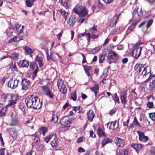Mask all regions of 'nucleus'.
<instances>
[{"label": "nucleus", "mask_w": 155, "mask_h": 155, "mask_svg": "<svg viewBox=\"0 0 155 155\" xmlns=\"http://www.w3.org/2000/svg\"><path fill=\"white\" fill-rule=\"evenodd\" d=\"M25 101L27 107L29 108L39 109L42 105V100H41L39 97L33 95L28 96L25 98Z\"/></svg>", "instance_id": "nucleus-1"}, {"label": "nucleus", "mask_w": 155, "mask_h": 155, "mask_svg": "<svg viewBox=\"0 0 155 155\" xmlns=\"http://www.w3.org/2000/svg\"><path fill=\"white\" fill-rule=\"evenodd\" d=\"M73 12L79 15L81 17H83L87 14L88 12L85 8L81 5H77L73 9Z\"/></svg>", "instance_id": "nucleus-2"}, {"label": "nucleus", "mask_w": 155, "mask_h": 155, "mask_svg": "<svg viewBox=\"0 0 155 155\" xmlns=\"http://www.w3.org/2000/svg\"><path fill=\"white\" fill-rule=\"evenodd\" d=\"M138 8H136L133 13L132 20L133 22L135 24H137L141 20L143 15L141 9L139 12H138Z\"/></svg>", "instance_id": "nucleus-3"}, {"label": "nucleus", "mask_w": 155, "mask_h": 155, "mask_svg": "<svg viewBox=\"0 0 155 155\" xmlns=\"http://www.w3.org/2000/svg\"><path fill=\"white\" fill-rule=\"evenodd\" d=\"M140 74L143 76L147 75L149 76V77L145 81V82L149 81L154 77L153 75H151L150 68L148 67H144Z\"/></svg>", "instance_id": "nucleus-4"}, {"label": "nucleus", "mask_w": 155, "mask_h": 155, "mask_svg": "<svg viewBox=\"0 0 155 155\" xmlns=\"http://www.w3.org/2000/svg\"><path fill=\"white\" fill-rule=\"evenodd\" d=\"M40 88L43 93L49 98L53 99L55 96L54 93L47 86H41Z\"/></svg>", "instance_id": "nucleus-5"}, {"label": "nucleus", "mask_w": 155, "mask_h": 155, "mask_svg": "<svg viewBox=\"0 0 155 155\" xmlns=\"http://www.w3.org/2000/svg\"><path fill=\"white\" fill-rule=\"evenodd\" d=\"M57 85L59 90L63 94L65 93L67 91V88L64 83V81L61 79L58 80Z\"/></svg>", "instance_id": "nucleus-6"}, {"label": "nucleus", "mask_w": 155, "mask_h": 155, "mask_svg": "<svg viewBox=\"0 0 155 155\" xmlns=\"http://www.w3.org/2000/svg\"><path fill=\"white\" fill-rule=\"evenodd\" d=\"M142 50V47H136V48L133 49L132 52V56L135 58H138L141 54Z\"/></svg>", "instance_id": "nucleus-7"}, {"label": "nucleus", "mask_w": 155, "mask_h": 155, "mask_svg": "<svg viewBox=\"0 0 155 155\" xmlns=\"http://www.w3.org/2000/svg\"><path fill=\"white\" fill-rule=\"evenodd\" d=\"M21 84L22 85V90H28L30 87V82L27 79L25 78L23 79L21 81Z\"/></svg>", "instance_id": "nucleus-8"}, {"label": "nucleus", "mask_w": 155, "mask_h": 155, "mask_svg": "<svg viewBox=\"0 0 155 155\" xmlns=\"http://www.w3.org/2000/svg\"><path fill=\"white\" fill-rule=\"evenodd\" d=\"M127 91L124 90L120 91V99L121 103L124 105L127 102Z\"/></svg>", "instance_id": "nucleus-9"}, {"label": "nucleus", "mask_w": 155, "mask_h": 155, "mask_svg": "<svg viewBox=\"0 0 155 155\" xmlns=\"http://www.w3.org/2000/svg\"><path fill=\"white\" fill-rule=\"evenodd\" d=\"M18 82L19 80L17 79H12L8 81V86L12 89L15 88L17 87Z\"/></svg>", "instance_id": "nucleus-10"}, {"label": "nucleus", "mask_w": 155, "mask_h": 155, "mask_svg": "<svg viewBox=\"0 0 155 155\" xmlns=\"http://www.w3.org/2000/svg\"><path fill=\"white\" fill-rule=\"evenodd\" d=\"M137 133L138 134L139 140L142 142H146L148 140V137L144 135V133L143 132L137 131Z\"/></svg>", "instance_id": "nucleus-11"}, {"label": "nucleus", "mask_w": 155, "mask_h": 155, "mask_svg": "<svg viewBox=\"0 0 155 155\" xmlns=\"http://www.w3.org/2000/svg\"><path fill=\"white\" fill-rule=\"evenodd\" d=\"M71 123V119L68 117H64L61 119L60 124L61 125H64L70 124Z\"/></svg>", "instance_id": "nucleus-12"}, {"label": "nucleus", "mask_w": 155, "mask_h": 155, "mask_svg": "<svg viewBox=\"0 0 155 155\" xmlns=\"http://www.w3.org/2000/svg\"><path fill=\"white\" fill-rule=\"evenodd\" d=\"M107 58L110 60H115L118 58V55L114 51H112L108 54Z\"/></svg>", "instance_id": "nucleus-13"}, {"label": "nucleus", "mask_w": 155, "mask_h": 155, "mask_svg": "<svg viewBox=\"0 0 155 155\" xmlns=\"http://www.w3.org/2000/svg\"><path fill=\"white\" fill-rule=\"evenodd\" d=\"M120 15V14L117 15L116 14L112 18L110 24V26L111 27H113L115 26Z\"/></svg>", "instance_id": "nucleus-14"}, {"label": "nucleus", "mask_w": 155, "mask_h": 155, "mask_svg": "<svg viewBox=\"0 0 155 155\" xmlns=\"http://www.w3.org/2000/svg\"><path fill=\"white\" fill-rule=\"evenodd\" d=\"M76 17L74 15L70 16L67 21V23L70 26H73L76 22Z\"/></svg>", "instance_id": "nucleus-15"}, {"label": "nucleus", "mask_w": 155, "mask_h": 155, "mask_svg": "<svg viewBox=\"0 0 155 155\" xmlns=\"http://www.w3.org/2000/svg\"><path fill=\"white\" fill-rule=\"evenodd\" d=\"M117 120H115L114 121H112L110 123L109 128L110 129L114 130V129L117 128L118 126V122H117ZM110 124V123H108L107 124V127H108L109 125Z\"/></svg>", "instance_id": "nucleus-16"}, {"label": "nucleus", "mask_w": 155, "mask_h": 155, "mask_svg": "<svg viewBox=\"0 0 155 155\" xmlns=\"http://www.w3.org/2000/svg\"><path fill=\"white\" fill-rule=\"evenodd\" d=\"M115 144L118 147H123L124 145V140L120 138H115Z\"/></svg>", "instance_id": "nucleus-17"}, {"label": "nucleus", "mask_w": 155, "mask_h": 155, "mask_svg": "<svg viewBox=\"0 0 155 155\" xmlns=\"http://www.w3.org/2000/svg\"><path fill=\"white\" fill-rule=\"evenodd\" d=\"M144 66L141 64H137L134 67L135 70L139 74H140Z\"/></svg>", "instance_id": "nucleus-18"}, {"label": "nucleus", "mask_w": 155, "mask_h": 155, "mask_svg": "<svg viewBox=\"0 0 155 155\" xmlns=\"http://www.w3.org/2000/svg\"><path fill=\"white\" fill-rule=\"evenodd\" d=\"M8 132L10 135L12 137L14 138L16 137L17 135V132L15 129L11 128L8 130Z\"/></svg>", "instance_id": "nucleus-19"}, {"label": "nucleus", "mask_w": 155, "mask_h": 155, "mask_svg": "<svg viewBox=\"0 0 155 155\" xmlns=\"http://www.w3.org/2000/svg\"><path fill=\"white\" fill-rule=\"evenodd\" d=\"M87 115L88 120L90 121H92L95 116L93 111L91 110H89L87 112Z\"/></svg>", "instance_id": "nucleus-20"}, {"label": "nucleus", "mask_w": 155, "mask_h": 155, "mask_svg": "<svg viewBox=\"0 0 155 155\" xmlns=\"http://www.w3.org/2000/svg\"><path fill=\"white\" fill-rule=\"evenodd\" d=\"M70 1L71 0H61V4L65 8H68L71 6Z\"/></svg>", "instance_id": "nucleus-21"}, {"label": "nucleus", "mask_w": 155, "mask_h": 155, "mask_svg": "<svg viewBox=\"0 0 155 155\" xmlns=\"http://www.w3.org/2000/svg\"><path fill=\"white\" fill-rule=\"evenodd\" d=\"M131 147L134 149L137 152H138L139 150L142 148V146L140 144L132 143L131 145Z\"/></svg>", "instance_id": "nucleus-22"}, {"label": "nucleus", "mask_w": 155, "mask_h": 155, "mask_svg": "<svg viewBox=\"0 0 155 155\" xmlns=\"http://www.w3.org/2000/svg\"><path fill=\"white\" fill-rule=\"evenodd\" d=\"M97 134L98 135L99 137L100 138H101L103 137H105L106 136L103 130L100 127H98L97 128Z\"/></svg>", "instance_id": "nucleus-23"}, {"label": "nucleus", "mask_w": 155, "mask_h": 155, "mask_svg": "<svg viewBox=\"0 0 155 155\" xmlns=\"http://www.w3.org/2000/svg\"><path fill=\"white\" fill-rule=\"evenodd\" d=\"M18 64L19 66L22 67H27L29 66L28 61L25 60L20 61Z\"/></svg>", "instance_id": "nucleus-24"}, {"label": "nucleus", "mask_w": 155, "mask_h": 155, "mask_svg": "<svg viewBox=\"0 0 155 155\" xmlns=\"http://www.w3.org/2000/svg\"><path fill=\"white\" fill-rule=\"evenodd\" d=\"M52 140L51 143V146L52 147H56L58 144V138L55 134L53 136V139Z\"/></svg>", "instance_id": "nucleus-25"}, {"label": "nucleus", "mask_w": 155, "mask_h": 155, "mask_svg": "<svg viewBox=\"0 0 155 155\" xmlns=\"http://www.w3.org/2000/svg\"><path fill=\"white\" fill-rule=\"evenodd\" d=\"M112 142V140L109 138L105 137L104 138L102 141V147H104L105 145L109 143H111Z\"/></svg>", "instance_id": "nucleus-26"}, {"label": "nucleus", "mask_w": 155, "mask_h": 155, "mask_svg": "<svg viewBox=\"0 0 155 155\" xmlns=\"http://www.w3.org/2000/svg\"><path fill=\"white\" fill-rule=\"evenodd\" d=\"M23 39V38L21 36H16L10 39L9 42V43H12L13 41H18L20 40H22Z\"/></svg>", "instance_id": "nucleus-27"}, {"label": "nucleus", "mask_w": 155, "mask_h": 155, "mask_svg": "<svg viewBox=\"0 0 155 155\" xmlns=\"http://www.w3.org/2000/svg\"><path fill=\"white\" fill-rule=\"evenodd\" d=\"M90 89L91 91L94 93L95 96H96L97 94V91L99 89L98 84H95L93 87H90Z\"/></svg>", "instance_id": "nucleus-28"}, {"label": "nucleus", "mask_w": 155, "mask_h": 155, "mask_svg": "<svg viewBox=\"0 0 155 155\" xmlns=\"http://www.w3.org/2000/svg\"><path fill=\"white\" fill-rule=\"evenodd\" d=\"M23 28V26H21V25L18 24L16 26V28L18 34L20 35L22 33Z\"/></svg>", "instance_id": "nucleus-29"}, {"label": "nucleus", "mask_w": 155, "mask_h": 155, "mask_svg": "<svg viewBox=\"0 0 155 155\" xmlns=\"http://www.w3.org/2000/svg\"><path fill=\"white\" fill-rule=\"evenodd\" d=\"M35 60L38 62L39 67L41 68L43 64V59L41 57L37 56L35 58Z\"/></svg>", "instance_id": "nucleus-30"}, {"label": "nucleus", "mask_w": 155, "mask_h": 155, "mask_svg": "<svg viewBox=\"0 0 155 155\" xmlns=\"http://www.w3.org/2000/svg\"><path fill=\"white\" fill-rule=\"evenodd\" d=\"M48 130V129L46 127H42L39 129L38 131L40 134H42L43 136H44Z\"/></svg>", "instance_id": "nucleus-31"}, {"label": "nucleus", "mask_w": 155, "mask_h": 155, "mask_svg": "<svg viewBox=\"0 0 155 155\" xmlns=\"http://www.w3.org/2000/svg\"><path fill=\"white\" fill-rule=\"evenodd\" d=\"M55 134H51L46 137L44 138V141L47 143H48L49 141L53 139V136Z\"/></svg>", "instance_id": "nucleus-32"}, {"label": "nucleus", "mask_w": 155, "mask_h": 155, "mask_svg": "<svg viewBox=\"0 0 155 155\" xmlns=\"http://www.w3.org/2000/svg\"><path fill=\"white\" fill-rule=\"evenodd\" d=\"M37 0H26L25 3L26 5L29 7H31L33 5V2Z\"/></svg>", "instance_id": "nucleus-33"}, {"label": "nucleus", "mask_w": 155, "mask_h": 155, "mask_svg": "<svg viewBox=\"0 0 155 155\" xmlns=\"http://www.w3.org/2000/svg\"><path fill=\"white\" fill-rule=\"evenodd\" d=\"M137 24L133 22L131 25L127 28V34L130 33L133 29L134 28L135 26Z\"/></svg>", "instance_id": "nucleus-34"}, {"label": "nucleus", "mask_w": 155, "mask_h": 155, "mask_svg": "<svg viewBox=\"0 0 155 155\" xmlns=\"http://www.w3.org/2000/svg\"><path fill=\"white\" fill-rule=\"evenodd\" d=\"M149 89L151 91H153L155 89V78L152 82L150 83Z\"/></svg>", "instance_id": "nucleus-35"}, {"label": "nucleus", "mask_w": 155, "mask_h": 155, "mask_svg": "<svg viewBox=\"0 0 155 155\" xmlns=\"http://www.w3.org/2000/svg\"><path fill=\"white\" fill-rule=\"evenodd\" d=\"M18 121L16 118H12L10 122V124L11 126H14L17 125L18 124Z\"/></svg>", "instance_id": "nucleus-36"}, {"label": "nucleus", "mask_w": 155, "mask_h": 155, "mask_svg": "<svg viewBox=\"0 0 155 155\" xmlns=\"http://www.w3.org/2000/svg\"><path fill=\"white\" fill-rule=\"evenodd\" d=\"M31 136L35 137L34 139V142L35 143H37L40 141V137L39 135L33 134Z\"/></svg>", "instance_id": "nucleus-37"}, {"label": "nucleus", "mask_w": 155, "mask_h": 155, "mask_svg": "<svg viewBox=\"0 0 155 155\" xmlns=\"http://www.w3.org/2000/svg\"><path fill=\"white\" fill-rule=\"evenodd\" d=\"M106 54L105 53H103L100 54L99 59V62L100 63H102L103 62Z\"/></svg>", "instance_id": "nucleus-38"}, {"label": "nucleus", "mask_w": 155, "mask_h": 155, "mask_svg": "<svg viewBox=\"0 0 155 155\" xmlns=\"http://www.w3.org/2000/svg\"><path fill=\"white\" fill-rule=\"evenodd\" d=\"M70 97L71 99L73 100L74 101L76 100L77 95L76 91H75L71 93L70 95Z\"/></svg>", "instance_id": "nucleus-39"}, {"label": "nucleus", "mask_w": 155, "mask_h": 155, "mask_svg": "<svg viewBox=\"0 0 155 155\" xmlns=\"http://www.w3.org/2000/svg\"><path fill=\"white\" fill-rule=\"evenodd\" d=\"M51 120L52 122L54 123L57 122L58 120V115L54 113L53 114Z\"/></svg>", "instance_id": "nucleus-40"}, {"label": "nucleus", "mask_w": 155, "mask_h": 155, "mask_svg": "<svg viewBox=\"0 0 155 155\" xmlns=\"http://www.w3.org/2000/svg\"><path fill=\"white\" fill-rule=\"evenodd\" d=\"M24 50L25 52L28 54L33 53V51L28 47H25L24 48Z\"/></svg>", "instance_id": "nucleus-41"}, {"label": "nucleus", "mask_w": 155, "mask_h": 155, "mask_svg": "<svg viewBox=\"0 0 155 155\" xmlns=\"http://www.w3.org/2000/svg\"><path fill=\"white\" fill-rule=\"evenodd\" d=\"M16 103V101L15 100L12 99L11 100L9 103L7 105L6 107L7 108L9 106H11L12 105H14Z\"/></svg>", "instance_id": "nucleus-42"}, {"label": "nucleus", "mask_w": 155, "mask_h": 155, "mask_svg": "<svg viewBox=\"0 0 155 155\" xmlns=\"http://www.w3.org/2000/svg\"><path fill=\"white\" fill-rule=\"evenodd\" d=\"M6 108H7L6 107H3L1 110H0V118L5 116V111Z\"/></svg>", "instance_id": "nucleus-43"}, {"label": "nucleus", "mask_w": 155, "mask_h": 155, "mask_svg": "<svg viewBox=\"0 0 155 155\" xmlns=\"http://www.w3.org/2000/svg\"><path fill=\"white\" fill-rule=\"evenodd\" d=\"M113 99L115 103L117 102L118 104L119 103V98L117 96V93L114 94V96L113 97Z\"/></svg>", "instance_id": "nucleus-44"}, {"label": "nucleus", "mask_w": 155, "mask_h": 155, "mask_svg": "<svg viewBox=\"0 0 155 155\" xmlns=\"http://www.w3.org/2000/svg\"><path fill=\"white\" fill-rule=\"evenodd\" d=\"M61 14L63 15L64 18L65 19V21L66 20L68 14V12H67L64 10H61Z\"/></svg>", "instance_id": "nucleus-45"}, {"label": "nucleus", "mask_w": 155, "mask_h": 155, "mask_svg": "<svg viewBox=\"0 0 155 155\" xmlns=\"http://www.w3.org/2000/svg\"><path fill=\"white\" fill-rule=\"evenodd\" d=\"M18 53H13L11 54V57L13 59L17 60L18 58Z\"/></svg>", "instance_id": "nucleus-46"}, {"label": "nucleus", "mask_w": 155, "mask_h": 155, "mask_svg": "<svg viewBox=\"0 0 155 155\" xmlns=\"http://www.w3.org/2000/svg\"><path fill=\"white\" fill-rule=\"evenodd\" d=\"M30 68L32 69H34L35 68L38 67V65L36 63H31L30 65Z\"/></svg>", "instance_id": "nucleus-47"}, {"label": "nucleus", "mask_w": 155, "mask_h": 155, "mask_svg": "<svg viewBox=\"0 0 155 155\" xmlns=\"http://www.w3.org/2000/svg\"><path fill=\"white\" fill-rule=\"evenodd\" d=\"M153 21L152 19L149 20L146 24V27L147 28H148L152 24Z\"/></svg>", "instance_id": "nucleus-48"}, {"label": "nucleus", "mask_w": 155, "mask_h": 155, "mask_svg": "<svg viewBox=\"0 0 155 155\" xmlns=\"http://www.w3.org/2000/svg\"><path fill=\"white\" fill-rule=\"evenodd\" d=\"M73 107L74 108V109L73 110H74L75 112H77L78 113H81V111L80 110V106Z\"/></svg>", "instance_id": "nucleus-49"}, {"label": "nucleus", "mask_w": 155, "mask_h": 155, "mask_svg": "<svg viewBox=\"0 0 155 155\" xmlns=\"http://www.w3.org/2000/svg\"><path fill=\"white\" fill-rule=\"evenodd\" d=\"M149 117L152 120H155V112L150 113L149 114Z\"/></svg>", "instance_id": "nucleus-50"}, {"label": "nucleus", "mask_w": 155, "mask_h": 155, "mask_svg": "<svg viewBox=\"0 0 155 155\" xmlns=\"http://www.w3.org/2000/svg\"><path fill=\"white\" fill-rule=\"evenodd\" d=\"M147 106L149 108H151L154 106L153 103L151 102H148L147 104Z\"/></svg>", "instance_id": "nucleus-51"}, {"label": "nucleus", "mask_w": 155, "mask_h": 155, "mask_svg": "<svg viewBox=\"0 0 155 155\" xmlns=\"http://www.w3.org/2000/svg\"><path fill=\"white\" fill-rule=\"evenodd\" d=\"M133 122L134 124L136 126H138L139 127L140 126L136 117H134Z\"/></svg>", "instance_id": "nucleus-52"}, {"label": "nucleus", "mask_w": 155, "mask_h": 155, "mask_svg": "<svg viewBox=\"0 0 155 155\" xmlns=\"http://www.w3.org/2000/svg\"><path fill=\"white\" fill-rule=\"evenodd\" d=\"M101 47L99 46L98 47H96L94 48H93L92 49V51H95L94 52V53H97L98 52L101 48Z\"/></svg>", "instance_id": "nucleus-53"}, {"label": "nucleus", "mask_w": 155, "mask_h": 155, "mask_svg": "<svg viewBox=\"0 0 155 155\" xmlns=\"http://www.w3.org/2000/svg\"><path fill=\"white\" fill-rule=\"evenodd\" d=\"M44 147V146L42 144L38 145L36 147V150L38 151H41Z\"/></svg>", "instance_id": "nucleus-54"}, {"label": "nucleus", "mask_w": 155, "mask_h": 155, "mask_svg": "<svg viewBox=\"0 0 155 155\" xmlns=\"http://www.w3.org/2000/svg\"><path fill=\"white\" fill-rule=\"evenodd\" d=\"M25 105L22 104L20 105L19 106V108L23 112L25 111Z\"/></svg>", "instance_id": "nucleus-55"}, {"label": "nucleus", "mask_w": 155, "mask_h": 155, "mask_svg": "<svg viewBox=\"0 0 155 155\" xmlns=\"http://www.w3.org/2000/svg\"><path fill=\"white\" fill-rule=\"evenodd\" d=\"M84 137H82L78 138L77 140V142L78 143H80L83 142V140L84 139Z\"/></svg>", "instance_id": "nucleus-56"}, {"label": "nucleus", "mask_w": 155, "mask_h": 155, "mask_svg": "<svg viewBox=\"0 0 155 155\" xmlns=\"http://www.w3.org/2000/svg\"><path fill=\"white\" fill-rule=\"evenodd\" d=\"M90 137L95 138L96 137V135L94 134L92 130H91L90 132Z\"/></svg>", "instance_id": "nucleus-57"}, {"label": "nucleus", "mask_w": 155, "mask_h": 155, "mask_svg": "<svg viewBox=\"0 0 155 155\" xmlns=\"http://www.w3.org/2000/svg\"><path fill=\"white\" fill-rule=\"evenodd\" d=\"M150 45L153 48V50L155 51V42H152L150 44Z\"/></svg>", "instance_id": "nucleus-58"}, {"label": "nucleus", "mask_w": 155, "mask_h": 155, "mask_svg": "<svg viewBox=\"0 0 155 155\" xmlns=\"http://www.w3.org/2000/svg\"><path fill=\"white\" fill-rule=\"evenodd\" d=\"M92 69V68L90 66H86V67L85 68V71H88L91 70Z\"/></svg>", "instance_id": "nucleus-59"}, {"label": "nucleus", "mask_w": 155, "mask_h": 155, "mask_svg": "<svg viewBox=\"0 0 155 155\" xmlns=\"http://www.w3.org/2000/svg\"><path fill=\"white\" fill-rule=\"evenodd\" d=\"M78 151L79 152L82 153L85 151V150L83 148L80 147L78 149Z\"/></svg>", "instance_id": "nucleus-60"}, {"label": "nucleus", "mask_w": 155, "mask_h": 155, "mask_svg": "<svg viewBox=\"0 0 155 155\" xmlns=\"http://www.w3.org/2000/svg\"><path fill=\"white\" fill-rule=\"evenodd\" d=\"M124 45L120 44L117 46V49L119 50H121L124 48Z\"/></svg>", "instance_id": "nucleus-61"}, {"label": "nucleus", "mask_w": 155, "mask_h": 155, "mask_svg": "<svg viewBox=\"0 0 155 155\" xmlns=\"http://www.w3.org/2000/svg\"><path fill=\"white\" fill-rule=\"evenodd\" d=\"M85 35H86L87 37V39L88 40H89L91 38V36L90 34L89 33H85Z\"/></svg>", "instance_id": "nucleus-62"}, {"label": "nucleus", "mask_w": 155, "mask_h": 155, "mask_svg": "<svg viewBox=\"0 0 155 155\" xmlns=\"http://www.w3.org/2000/svg\"><path fill=\"white\" fill-rule=\"evenodd\" d=\"M5 150V149L4 148H2L0 150V155H4Z\"/></svg>", "instance_id": "nucleus-63"}, {"label": "nucleus", "mask_w": 155, "mask_h": 155, "mask_svg": "<svg viewBox=\"0 0 155 155\" xmlns=\"http://www.w3.org/2000/svg\"><path fill=\"white\" fill-rule=\"evenodd\" d=\"M26 155H35V152L33 151H31Z\"/></svg>", "instance_id": "nucleus-64"}]
</instances>
